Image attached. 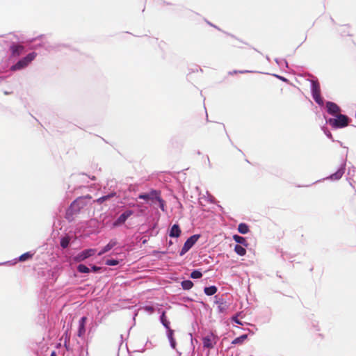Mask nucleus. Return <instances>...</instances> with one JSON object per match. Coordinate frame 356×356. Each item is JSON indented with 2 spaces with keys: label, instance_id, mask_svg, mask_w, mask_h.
Wrapping results in <instances>:
<instances>
[{
  "label": "nucleus",
  "instance_id": "obj_1",
  "mask_svg": "<svg viewBox=\"0 0 356 356\" xmlns=\"http://www.w3.org/2000/svg\"><path fill=\"white\" fill-rule=\"evenodd\" d=\"M92 199L89 194L82 195L74 200L65 210V218L68 222H72L81 210L88 205Z\"/></svg>",
  "mask_w": 356,
  "mask_h": 356
},
{
  "label": "nucleus",
  "instance_id": "obj_2",
  "mask_svg": "<svg viewBox=\"0 0 356 356\" xmlns=\"http://www.w3.org/2000/svg\"><path fill=\"white\" fill-rule=\"evenodd\" d=\"M326 124H329L332 129H339L348 126L351 120L346 115L336 114L333 117L327 118L324 116Z\"/></svg>",
  "mask_w": 356,
  "mask_h": 356
},
{
  "label": "nucleus",
  "instance_id": "obj_3",
  "mask_svg": "<svg viewBox=\"0 0 356 356\" xmlns=\"http://www.w3.org/2000/svg\"><path fill=\"white\" fill-rule=\"evenodd\" d=\"M134 213L132 209H126L115 219L107 221V226L111 229H114L122 227L125 224L127 220Z\"/></svg>",
  "mask_w": 356,
  "mask_h": 356
},
{
  "label": "nucleus",
  "instance_id": "obj_4",
  "mask_svg": "<svg viewBox=\"0 0 356 356\" xmlns=\"http://www.w3.org/2000/svg\"><path fill=\"white\" fill-rule=\"evenodd\" d=\"M161 194V193L159 190L151 188L147 192L140 193L138 195V198L143 200L146 204L153 207Z\"/></svg>",
  "mask_w": 356,
  "mask_h": 356
},
{
  "label": "nucleus",
  "instance_id": "obj_5",
  "mask_svg": "<svg viewBox=\"0 0 356 356\" xmlns=\"http://www.w3.org/2000/svg\"><path fill=\"white\" fill-rule=\"evenodd\" d=\"M310 92L314 102L319 106H322L324 99L321 95L320 83L316 78L310 81Z\"/></svg>",
  "mask_w": 356,
  "mask_h": 356
},
{
  "label": "nucleus",
  "instance_id": "obj_6",
  "mask_svg": "<svg viewBox=\"0 0 356 356\" xmlns=\"http://www.w3.org/2000/svg\"><path fill=\"white\" fill-rule=\"evenodd\" d=\"M200 237V234H195L189 236L186 241L184 242L181 249L180 250L179 254V256L182 257L185 254H186L198 241Z\"/></svg>",
  "mask_w": 356,
  "mask_h": 356
},
{
  "label": "nucleus",
  "instance_id": "obj_7",
  "mask_svg": "<svg viewBox=\"0 0 356 356\" xmlns=\"http://www.w3.org/2000/svg\"><path fill=\"white\" fill-rule=\"evenodd\" d=\"M218 341V337L216 334L210 332L202 338V346L206 349H213Z\"/></svg>",
  "mask_w": 356,
  "mask_h": 356
},
{
  "label": "nucleus",
  "instance_id": "obj_8",
  "mask_svg": "<svg viewBox=\"0 0 356 356\" xmlns=\"http://www.w3.org/2000/svg\"><path fill=\"white\" fill-rule=\"evenodd\" d=\"M118 245V242L117 239L112 238L110 240V241L105 245L104 246L102 247L100 250L97 253L98 256H102L106 252H109L112 249L114 248L113 251V254H118V251L121 250V248L120 246L116 247Z\"/></svg>",
  "mask_w": 356,
  "mask_h": 356
},
{
  "label": "nucleus",
  "instance_id": "obj_9",
  "mask_svg": "<svg viewBox=\"0 0 356 356\" xmlns=\"http://www.w3.org/2000/svg\"><path fill=\"white\" fill-rule=\"evenodd\" d=\"M35 57V53H31L26 57L19 60L15 65L10 68L13 71L19 70L26 67Z\"/></svg>",
  "mask_w": 356,
  "mask_h": 356
},
{
  "label": "nucleus",
  "instance_id": "obj_10",
  "mask_svg": "<svg viewBox=\"0 0 356 356\" xmlns=\"http://www.w3.org/2000/svg\"><path fill=\"white\" fill-rule=\"evenodd\" d=\"M346 166V161H343L341 163V165L339 166L338 169L337 170V171L335 172L330 174L327 177L323 179V180L327 179V180H330L332 181L339 180L342 177L343 175L345 172Z\"/></svg>",
  "mask_w": 356,
  "mask_h": 356
},
{
  "label": "nucleus",
  "instance_id": "obj_11",
  "mask_svg": "<svg viewBox=\"0 0 356 356\" xmlns=\"http://www.w3.org/2000/svg\"><path fill=\"white\" fill-rule=\"evenodd\" d=\"M97 254V249L87 248L78 252L75 257V259L78 261H84Z\"/></svg>",
  "mask_w": 356,
  "mask_h": 356
},
{
  "label": "nucleus",
  "instance_id": "obj_12",
  "mask_svg": "<svg viewBox=\"0 0 356 356\" xmlns=\"http://www.w3.org/2000/svg\"><path fill=\"white\" fill-rule=\"evenodd\" d=\"M88 323V317L86 316H81L79 320V325L77 329V336L81 338H84L86 332V325Z\"/></svg>",
  "mask_w": 356,
  "mask_h": 356
},
{
  "label": "nucleus",
  "instance_id": "obj_13",
  "mask_svg": "<svg viewBox=\"0 0 356 356\" xmlns=\"http://www.w3.org/2000/svg\"><path fill=\"white\" fill-rule=\"evenodd\" d=\"M214 298V303L218 305V312L220 314L226 313L229 307L227 301L222 298H218L217 296H215Z\"/></svg>",
  "mask_w": 356,
  "mask_h": 356
},
{
  "label": "nucleus",
  "instance_id": "obj_14",
  "mask_svg": "<svg viewBox=\"0 0 356 356\" xmlns=\"http://www.w3.org/2000/svg\"><path fill=\"white\" fill-rule=\"evenodd\" d=\"M168 234L170 238H179L181 236V229L178 222H175L168 229Z\"/></svg>",
  "mask_w": 356,
  "mask_h": 356
},
{
  "label": "nucleus",
  "instance_id": "obj_15",
  "mask_svg": "<svg viewBox=\"0 0 356 356\" xmlns=\"http://www.w3.org/2000/svg\"><path fill=\"white\" fill-rule=\"evenodd\" d=\"M326 110L330 115H334L341 111V108L336 103L327 101L326 102Z\"/></svg>",
  "mask_w": 356,
  "mask_h": 356
},
{
  "label": "nucleus",
  "instance_id": "obj_16",
  "mask_svg": "<svg viewBox=\"0 0 356 356\" xmlns=\"http://www.w3.org/2000/svg\"><path fill=\"white\" fill-rule=\"evenodd\" d=\"M115 196H116V192H115V191L110 192V193H108L107 194L101 196L100 197L96 199L94 202L99 204H102L106 202L107 201L111 200L113 197H114Z\"/></svg>",
  "mask_w": 356,
  "mask_h": 356
},
{
  "label": "nucleus",
  "instance_id": "obj_17",
  "mask_svg": "<svg viewBox=\"0 0 356 356\" xmlns=\"http://www.w3.org/2000/svg\"><path fill=\"white\" fill-rule=\"evenodd\" d=\"M159 321L165 329V332L168 330H172L170 327V321L168 318L165 312H163L159 316Z\"/></svg>",
  "mask_w": 356,
  "mask_h": 356
},
{
  "label": "nucleus",
  "instance_id": "obj_18",
  "mask_svg": "<svg viewBox=\"0 0 356 356\" xmlns=\"http://www.w3.org/2000/svg\"><path fill=\"white\" fill-rule=\"evenodd\" d=\"M10 51L13 56H19L24 52V47L22 44H13L10 46Z\"/></svg>",
  "mask_w": 356,
  "mask_h": 356
},
{
  "label": "nucleus",
  "instance_id": "obj_19",
  "mask_svg": "<svg viewBox=\"0 0 356 356\" xmlns=\"http://www.w3.org/2000/svg\"><path fill=\"white\" fill-rule=\"evenodd\" d=\"M166 336L168 339L170 347L173 350H175L177 347V341L175 338V330H168V332H166Z\"/></svg>",
  "mask_w": 356,
  "mask_h": 356
},
{
  "label": "nucleus",
  "instance_id": "obj_20",
  "mask_svg": "<svg viewBox=\"0 0 356 356\" xmlns=\"http://www.w3.org/2000/svg\"><path fill=\"white\" fill-rule=\"evenodd\" d=\"M232 238L236 243V245H243L244 247H248V242L245 237L238 234H234Z\"/></svg>",
  "mask_w": 356,
  "mask_h": 356
},
{
  "label": "nucleus",
  "instance_id": "obj_21",
  "mask_svg": "<svg viewBox=\"0 0 356 356\" xmlns=\"http://www.w3.org/2000/svg\"><path fill=\"white\" fill-rule=\"evenodd\" d=\"M153 207L159 208L163 212L166 211V202L161 197V194L159 197L158 200H156V204H154Z\"/></svg>",
  "mask_w": 356,
  "mask_h": 356
},
{
  "label": "nucleus",
  "instance_id": "obj_22",
  "mask_svg": "<svg viewBox=\"0 0 356 356\" xmlns=\"http://www.w3.org/2000/svg\"><path fill=\"white\" fill-rule=\"evenodd\" d=\"M218 291V287L215 285H209L204 288V293L208 296L214 295Z\"/></svg>",
  "mask_w": 356,
  "mask_h": 356
},
{
  "label": "nucleus",
  "instance_id": "obj_23",
  "mask_svg": "<svg viewBox=\"0 0 356 356\" xmlns=\"http://www.w3.org/2000/svg\"><path fill=\"white\" fill-rule=\"evenodd\" d=\"M237 230L241 234H246L250 232V227L245 222H241L238 225Z\"/></svg>",
  "mask_w": 356,
  "mask_h": 356
},
{
  "label": "nucleus",
  "instance_id": "obj_24",
  "mask_svg": "<svg viewBox=\"0 0 356 356\" xmlns=\"http://www.w3.org/2000/svg\"><path fill=\"white\" fill-rule=\"evenodd\" d=\"M70 241H71V239L69 236L65 235V236H60V246L63 248H68L71 244Z\"/></svg>",
  "mask_w": 356,
  "mask_h": 356
},
{
  "label": "nucleus",
  "instance_id": "obj_25",
  "mask_svg": "<svg viewBox=\"0 0 356 356\" xmlns=\"http://www.w3.org/2000/svg\"><path fill=\"white\" fill-rule=\"evenodd\" d=\"M180 284H181L182 289L184 291H188V290L191 289L193 288V286H194L193 282L189 279L182 280L180 282Z\"/></svg>",
  "mask_w": 356,
  "mask_h": 356
},
{
  "label": "nucleus",
  "instance_id": "obj_26",
  "mask_svg": "<svg viewBox=\"0 0 356 356\" xmlns=\"http://www.w3.org/2000/svg\"><path fill=\"white\" fill-rule=\"evenodd\" d=\"M122 262L121 259L115 258H108L105 260L104 264L108 266H117Z\"/></svg>",
  "mask_w": 356,
  "mask_h": 356
},
{
  "label": "nucleus",
  "instance_id": "obj_27",
  "mask_svg": "<svg viewBox=\"0 0 356 356\" xmlns=\"http://www.w3.org/2000/svg\"><path fill=\"white\" fill-rule=\"evenodd\" d=\"M203 276V273L201 269L197 268L193 269L190 273L189 277L191 279L197 280L200 279Z\"/></svg>",
  "mask_w": 356,
  "mask_h": 356
},
{
  "label": "nucleus",
  "instance_id": "obj_28",
  "mask_svg": "<svg viewBox=\"0 0 356 356\" xmlns=\"http://www.w3.org/2000/svg\"><path fill=\"white\" fill-rule=\"evenodd\" d=\"M246 248L243 245H235L234 251L241 257L245 256L246 254Z\"/></svg>",
  "mask_w": 356,
  "mask_h": 356
},
{
  "label": "nucleus",
  "instance_id": "obj_29",
  "mask_svg": "<svg viewBox=\"0 0 356 356\" xmlns=\"http://www.w3.org/2000/svg\"><path fill=\"white\" fill-rule=\"evenodd\" d=\"M248 339V334H243L234 338L232 342V344H242Z\"/></svg>",
  "mask_w": 356,
  "mask_h": 356
},
{
  "label": "nucleus",
  "instance_id": "obj_30",
  "mask_svg": "<svg viewBox=\"0 0 356 356\" xmlns=\"http://www.w3.org/2000/svg\"><path fill=\"white\" fill-rule=\"evenodd\" d=\"M61 48H67V46L65 44H58L56 46H53L49 44V42L46 41V51H51L56 49H58V50H61Z\"/></svg>",
  "mask_w": 356,
  "mask_h": 356
},
{
  "label": "nucleus",
  "instance_id": "obj_31",
  "mask_svg": "<svg viewBox=\"0 0 356 356\" xmlns=\"http://www.w3.org/2000/svg\"><path fill=\"white\" fill-rule=\"evenodd\" d=\"M77 270L79 273L83 274H88L90 273V269L83 264H80L77 266Z\"/></svg>",
  "mask_w": 356,
  "mask_h": 356
},
{
  "label": "nucleus",
  "instance_id": "obj_32",
  "mask_svg": "<svg viewBox=\"0 0 356 356\" xmlns=\"http://www.w3.org/2000/svg\"><path fill=\"white\" fill-rule=\"evenodd\" d=\"M275 62L279 65L280 67H289V63L287 60L284 58H275Z\"/></svg>",
  "mask_w": 356,
  "mask_h": 356
},
{
  "label": "nucleus",
  "instance_id": "obj_33",
  "mask_svg": "<svg viewBox=\"0 0 356 356\" xmlns=\"http://www.w3.org/2000/svg\"><path fill=\"white\" fill-rule=\"evenodd\" d=\"M321 130L323 131V133L325 134V135L330 140H332V141H334V139H333V137H332V133L330 132V131L328 129V128L325 126V125H323L321 127Z\"/></svg>",
  "mask_w": 356,
  "mask_h": 356
},
{
  "label": "nucleus",
  "instance_id": "obj_34",
  "mask_svg": "<svg viewBox=\"0 0 356 356\" xmlns=\"http://www.w3.org/2000/svg\"><path fill=\"white\" fill-rule=\"evenodd\" d=\"M257 72L256 71H252V70H233V71H230L229 72V75H233V74H247V73H256Z\"/></svg>",
  "mask_w": 356,
  "mask_h": 356
},
{
  "label": "nucleus",
  "instance_id": "obj_35",
  "mask_svg": "<svg viewBox=\"0 0 356 356\" xmlns=\"http://www.w3.org/2000/svg\"><path fill=\"white\" fill-rule=\"evenodd\" d=\"M33 256V254L30 253L29 252H26L23 254H22L19 258V261H24L27 259H29L32 257Z\"/></svg>",
  "mask_w": 356,
  "mask_h": 356
},
{
  "label": "nucleus",
  "instance_id": "obj_36",
  "mask_svg": "<svg viewBox=\"0 0 356 356\" xmlns=\"http://www.w3.org/2000/svg\"><path fill=\"white\" fill-rule=\"evenodd\" d=\"M230 320H231V321L232 323H236V324L240 325H243L244 323H245L244 322H243L241 320H239L237 316H232L230 318Z\"/></svg>",
  "mask_w": 356,
  "mask_h": 356
},
{
  "label": "nucleus",
  "instance_id": "obj_37",
  "mask_svg": "<svg viewBox=\"0 0 356 356\" xmlns=\"http://www.w3.org/2000/svg\"><path fill=\"white\" fill-rule=\"evenodd\" d=\"M272 75L284 83H288L289 82V80L283 76L277 74H273Z\"/></svg>",
  "mask_w": 356,
  "mask_h": 356
},
{
  "label": "nucleus",
  "instance_id": "obj_38",
  "mask_svg": "<svg viewBox=\"0 0 356 356\" xmlns=\"http://www.w3.org/2000/svg\"><path fill=\"white\" fill-rule=\"evenodd\" d=\"M158 233H159V230L157 229V225H154L151 230L150 234L152 236H156Z\"/></svg>",
  "mask_w": 356,
  "mask_h": 356
},
{
  "label": "nucleus",
  "instance_id": "obj_39",
  "mask_svg": "<svg viewBox=\"0 0 356 356\" xmlns=\"http://www.w3.org/2000/svg\"><path fill=\"white\" fill-rule=\"evenodd\" d=\"M181 300L185 302H191L193 301V299L189 296H183L181 298Z\"/></svg>",
  "mask_w": 356,
  "mask_h": 356
},
{
  "label": "nucleus",
  "instance_id": "obj_40",
  "mask_svg": "<svg viewBox=\"0 0 356 356\" xmlns=\"http://www.w3.org/2000/svg\"><path fill=\"white\" fill-rule=\"evenodd\" d=\"M90 272H91V271H92V272H97V271L98 270V269H99V267H97V266H96L93 265V266L91 267V268H90Z\"/></svg>",
  "mask_w": 356,
  "mask_h": 356
},
{
  "label": "nucleus",
  "instance_id": "obj_41",
  "mask_svg": "<svg viewBox=\"0 0 356 356\" xmlns=\"http://www.w3.org/2000/svg\"><path fill=\"white\" fill-rule=\"evenodd\" d=\"M75 189V188H72V189H70V186H68V188H67V194L68 193H73V190Z\"/></svg>",
  "mask_w": 356,
  "mask_h": 356
},
{
  "label": "nucleus",
  "instance_id": "obj_42",
  "mask_svg": "<svg viewBox=\"0 0 356 356\" xmlns=\"http://www.w3.org/2000/svg\"><path fill=\"white\" fill-rule=\"evenodd\" d=\"M223 33H225V34H227V35L231 36V37H232V38H235V39L238 40V39H237V38H236L234 35H232V34H231V33H227V32H225V31H223Z\"/></svg>",
  "mask_w": 356,
  "mask_h": 356
},
{
  "label": "nucleus",
  "instance_id": "obj_43",
  "mask_svg": "<svg viewBox=\"0 0 356 356\" xmlns=\"http://www.w3.org/2000/svg\"><path fill=\"white\" fill-rule=\"evenodd\" d=\"M214 199H215V198H214L213 196H211L210 197H208V200H208V202H211V203H212V202H213V201L214 200Z\"/></svg>",
  "mask_w": 356,
  "mask_h": 356
},
{
  "label": "nucleus",
  "instance_id": "obj_44",
  "mask_svg": "<svg viewBox=\"0 0 356 356\" xmlns=\"http://www.w3.org/2000/svg\"><path fill=\"white\" fill-rule=\"evenodd\" d=\"M50 356H57V353L55 350L51 351Z\"/></svg>",
  "mask_w": 356,
  "mask_h": 356
},
{
  "label": "nucleus",
  "instance_id": "obj_45",
  "mask_svg": "<svg viewBox=\"0 0 356 356\" xmlns=\"http://www.w3.org/2000/svg\"><path fill=\"white\" fill-rule=\"evenodd\" d=\"M172 244H173V242H172L171 240H170V241L168 242V247L171 246Z\"/></svg>",
  "mask_w": 356,
  "mask_h": 356
},
{
  "label": "nucleus",
  "instance_id": "obj_46",
  "mask_svg": "<svg viewBox=\"0 0 356 356\" xmlns=\"http://www.w3.org/2000/svg\"><path fill=\"white\" fill-rule=\"evenodd\" d=\"M49 337H50L51 334L54 335V334H56V332H54L51 331V330H49Z\"/></svg>",
  "mask_w": 356,
  "mask_h": 356
},
{
  "label": "nucleus",
  "instance_id": "obj_47",
  "mask_svg": "<svg viewBox=\"0 0 356 356\" xmlns=\"http://www.w3.org/2000/svg\"><path fill=\"white\" fill-rule=\"evenodd\" d=\"M138 352H140V353H144L145 351V348L143 347L140 350H137Z\"/></svg>",
  "mask_w": 356,
  "mask_h": 356
},
{
  "label": "nucleus",
  "instance_id": "obj_48",
  "mask_svg": "<svg viewBox=\"0 0 356 356\" xmlns=\"http://www.w3.org/2000/svg\"><path fill=\"white\" fill-rule=\"evenodd\" d=\"M207 23L209 26H213H213H214V24H213L211 23V22H209V21H207Z\"/></svg>",
  "mask_w": 356,
  "mask_h": 356
},
{
  "label": "nucleus",
  "instance_id": "obj_49",
  "mask_svg": "<svg viewBox=\"0 0 356 356\" xmlns=\"http://www.w3.org/2000/svg\"><path fill=\"white\" fill-rule=\"evenodd\" d=\"M213 27L216 29H218V31H222V30L217 26L214 25Z\"/></svg>",
  "mask_w": 356,
  "mask_h": 356
},
{
  "label": "nucleus",
  "instance_id": "obj_50",
  "mask_svg": "<svg viewBox=\"0 0 356 356\" xmlns=\"http://www.w3.org/2000/svg\"><path fill=\"white\" fill-rule=\"evenodd\" d=\"M204 262L206 263V264H209V260L208 259H205L204 260Z\"/></svg>",
  "mask_w": 356,
  "mask_h": 356
},
{
  "label": "nucleus",
  "instance_id": "obj_51",
  "mask_svg": "<svg viewBox=\"0 0 356 356\" xmlns=\"http://www.w3.org/2000/svg\"><path fill=\"white\" fill-rule=\"evenodd\" d=\"M277 276L280 278H282V276L279 274V272H277Z\"/></svg>",
  "mask_w": 356,
  "mask_h": 356
},
{
  "label": "nucleus",
  "instance_id": "obj_52",
  "mask_svg": "<svg viewBox=\"0 0 356 356\" xmlns=\"http://www.w3.org/2000/svg\"><path fill=\"white\" fill-rule=\"evenodd\" d=\"M266 60H268V61H270V58H269V56H266Z\"/></svg>",
  "mask_w": 356,
  "mask_h": 356
},
{
  "label": "nucleus",
  "instance_id": "obj_53",
  "mask_svg": "<svg viewBox=\"0 0 356 356\" xmlns=\"http://www.w3.org/2000/svg\"><path fill=\"white\" fill-rule=\"evenodd\" d=\"M194 355H195V353H194V351L193 350V352L191 353V356H194Z\"/></svg>",
  "mask_w": 356,
  "mask_h": 356
},
{
  "label": "nucleus",
  "instance_id": "obj_54",
  "mask_svg": "<svg viewBox=\"0 0 356 356\" xmlns=\"http://www.w3.org/2000/svg\"><path fill=\"white\" fill-rule=\"evenodd\" d=\"M164 3L167 4V5H170V3H167L165 1H163Z\"/></svg>",
  "mask_w": 356,
  "mask_h": 356
},
{
  "label": "nucleus",
  "instance_id": "obj_55",
  "mask_svg": "<svg viewBox=\"0 0 356 356\" xmlns=\"http://www.w3.org/2000/svg\"><path fill=\"white\" fill-rule=\"evenodd\" d=\"M222 127H223L224 131H226L225 130V125L223 124H222Z\"/></svg>",
  "mask_w": 356,
  "mask_h": 356
},
{
  "label": "nucleus",
  "instance_id": "obj_56",
  "mask_svg": "<svg viewBox=\"0 0 356 356\" xmlns=\"http://www.w3.org/2000/svg\"><path fill=\"white\" fill-rule=\"evenodd\" d=\"M330 19L333 23L334 22V19L332 17L330 18Z\"/></svg>",
  "mask_w": 356,
  "mask_h": 356
},
{
  "label": "nucleus",
  "instance_id": "obj_57",
  "mask_svg": "<svg viewBox=\"0 0 356 356\" xmlns=\"http://www.w3.org/2000/svg\"><path fill=\"white\" fill-rule=\"evenodd\" d=\"M191 72H195V69L192 70V71H191Z\"/></svg>",
  "mask_w": 356,
  "mask_h": 356
},
{
  "label": "nucleus",
  "instance_id": "obj_58",
  "mask_svg": "<svg viewBox=\"0 0 356 356\" xmlns=\"http://www.w3.org/2000/svg\"><path fill=\"white\" fill-rule=\"evenodd\" d=\"M229 140H230V142H231V144H232V145H234L233 142H232L230 139H229Z\"/></svg>",
  "mask_w": 356,
  "mask_h": 356
},
{
  "label": "nucleus",
  "instance_id": "obj_59",
  "mask_svg": "<svg viewBox=\"0 0 356 356\" xmlns=\"http://www.w3.org/2000/svg\"><path fill=\"white\" fill-rule=\"evenodd\" d=\"M177 353H178L179 355H181V353H180V352L177 351Z\"/></svg>",
  "mask_w": 356,
  "mask_h": 356
},
{
  "label": "nucleus",
  "instance_id": "obj_60",
  "mask_svg": "<svg viewBox=\"0 0 356 356\" xmlns=\"http://www.w3.org/2000/svg\"><path fill=\"white\" fill-rule=\"evenodd\" d=\"M355 118H356V113H355Z\"/></svg>",
  "mask_w": 356,
  "mask_h": 356
}]
</instances>
